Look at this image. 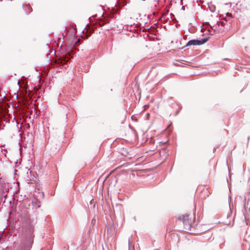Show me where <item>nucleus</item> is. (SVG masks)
<instances>
[{
	"instance_id": "obj_1",
	"label": "nucleus",
	"mask_w": 250,
	"mask_h": 250,
	"mask_svg": "<svg viewBox=\"0 0 250 250\" xmlns=\"http://www.w3.org/2000/svg\"><path fill=\"white\" fill-rule=\"evenodd\" d=\"M179 219L182 221L186 229H189L190 228L192 222L191 216L189 218V215H182L179 217Z\"/></svg>"
},
{
	"instance_id": "obj_2",
	"label": "nucleus",
	"mask_w": 250,
	"mask_h": 250,
	"mask_svg": "<svg viewBox=\"0 0 250 250\" xmlns=\"http://www.w3.org/2000/svg\"><path fill=\"white\" fill-rule=\"evenodd\" d=\"M208 40V38H204L201 40H191L189 41L187 44L186 46H191V45H202L205 42H206Z\"/></svg>"
},
{
	"instance_id": "obj_3",
	"label": "nucleus",
	"mask_w": 250,
	"mask_h": 250,
	"mask_svg": "<svg viewBox=\"0 0 250 250\" xmlns=\"http://www.w3.org/2000/svg\"><path fill=\"white\" fill-rule=\"evenodd\" d=\"M227 218L228 220L224 221V223L228 225L232 226L233 223H231V221H233V217L232 216L231 212L229 214H228L227 216Z\"/></svg>"
},
{
	"instance_id": "obj_4",
	"label": "nucleus",
	"mask_w": 250,
	"mask_h": 250,
	"mask_svg": "<svg viewBox=\"0 0 250 250\" xmlns=\"http://www.w3.org/2000/svg\"><path fill=\"white\" fill-rule=\"evenodd\" d=\"M24 9L27 13H30L32 11V8L29 5H26L24 7Z\"/></svg>"
},
{
	"instance_id": "obj_5",
	"label": "nucleus",
	"mask_w": 250,
	"mask_h": 250,
	"mask_svg": "<svg viewBox=\"0 0 250 250\" xmlns=\"http://www.w3.org/2000/svg\"><path fill=\"white\" fill-rule=\"evenodd\" d=\"M30 246H25L22 248V246H21V250H29Z\"/></svg>"
},
{
	"instance_id": "obj_6",
	"label": "nucleus",
	"mask_w": 250,
	"mask_h": 250,
	"mask_svg": "<svg viewBox=\"0 0 250 250\" xmlns=\"http://www.w3.org/2000/svg\"><path fill=\"white\" fill-rule=\"evenodd\" d=\"M69 59H70L69 58L66 57L64 59V60L62 61L61 63H63V62H67Z\"/></svg>"
},
{
	"instance_id": "obj_7",
	"label": "nucleus",
	"mask_w": 250,
	"mask_h": 250,
	"mask_svg": "<svg viewBox=\"0 0 250 250\" xmlns=\"http://www.w3.org/2000/svg\"><path fill=\"white\" fill-rule=\"evenodd\" d=\"M226 16H228V17H231L232 15L231 14L229 13H227L226 14Z\"/></svg>"
},
{
	"instance_id": "obj_8",
	"label": "nucleus",
	"mask_w": 250,
	"mask_h": 250,
	"mask_svg": "<svg viewBox=\"0 0 250 250\" xmlns=\"http://www.w3.org/2000/svg\"><path fill=\"white\" fill-rule=\"evenodd\" d=\"M219 23H220V24H221L222 26H224L225 24V23L223 21H220L219 22Z\"/></svg>"
},
{
	"instance_id": "obj_9",
	"label": "nucleus",
	"mask_w": 250,
	"mask_h": 250,
	"mask_svg": "<svg viewBox=\"0 0 250 250\" xmlns=\"http://www.w3.org/2000/svg\"><path fill=\"white\" fill-rule=\"evenodd\" d=\"M224 19L226 21H227V20H226L225 18H224Z\"/></svg>"
}]
</instances>
